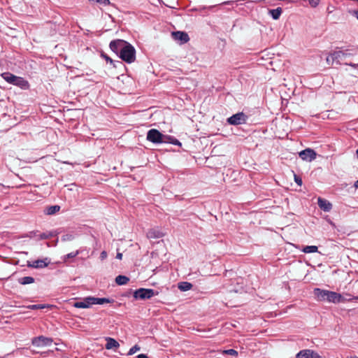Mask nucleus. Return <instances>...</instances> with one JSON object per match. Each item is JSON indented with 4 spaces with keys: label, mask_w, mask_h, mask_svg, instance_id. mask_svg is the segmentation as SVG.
<instances>
[{
    "label": "nucleus",
    "mask_w": 358,
    "mask_h": 358,
    "mask_svg": "<svg viewBox=\"0 0 358 358\" xmlns=\"http://www.w3.org/2000/svg\"><path fill=\"white\" fill-rule=\"evenodd\" d=\"M1 77L9 84L19 87L22 90H28L29 88V82L24 78L17 76L10 72L1 73Z\"/></svg>",
    "instance_id": "f257e3e1"
},
{
    "label": "nucleus",
    "mask_w": 358,
    "mask_h": 358,
    "mask_svg": "<svg viewBox=\"0 0 358 358\" xmlns=\"http://www.w3.org/2000/svg\"><path fill=\"white\" fill-rule=\"evenodd\" d=\"M118 57L122 61L131 64L136 59V50L131 43H127Z\"/></svg>",
    "instance_id": "f03ea898"
},
{
    "label": "nucleus",
    "mask_w": 358,
    "mask_h": 358,
    "mask_svg": "<svg viewBox=\"0 0 358 358\" xmlns=\"http://www.w3.org/2000/svg\"><path fill=\"white\" fill-rule=\"evenodd\" d=\"M59 233L57 230L48 231L43 233H40L39 231L36 230L29 231L26 236L30 238H36L37 241H40L57 236Z\"/></svg>",
    "instance_id": "7ed1b4c3"
},
{
    "label": "nucleus",
    "mask_w": 358,
    "mask_h": 358,
    "mask_svg": "<svg viewBox=\"0 0 358 358\" xmlns=\"http://www.w3.org/2000/svg\"><path fill=\"white\" fill-rule=\"evenodd\" d=\"M158 292L152 289L140 288L134 292V297L136 299H149L154 296L158 295Z\"/></svg>",
    "instance_id": "20e7f679"
},
{
    "label": "nucleus",
    "mask_w": 358,
    "mask_h": 358,
    "mask_svg": "<svg viewBox=\"0 0 358 358\" xmlns=\"http://www.w3.org/2000/svg\"><path fill=\"white\" fill-rule=\"evenodd\" d=\"M164 136L159 130L151 129L147 133L146 139L152 143L159 144L164 143Z\"/></svg>",
    "instance_id": "39448f33"
},
{
    "label": "nucleus",
    "mask_w": 358,
    "mask_h": 358,
    "mask_svg": "<svg viewBox=\"0 0 358 358\" xmlns=\"http://www.w3.org/2000/svg\"><path fill=\"white\" fill-rule=\"evenodd\" d=\"M248 119V115H246L244 113L240 112L237 113L231 117H228L227 122L228 124L231 125H239L245 124Z\"/></svg>",
    "instance_id": "423d86ee"
},
{
    "label": "nucleus",
    "mask_w": 358,
    "mask_h": 358,
    "mask_svg": "<svg viewBox=\"0 0 358 358\" xmlns=\"http://www.w3.org/2000/svg\"><path fill=\"white\" fill-rule=\"evenodd\" d=\"M127 43V41L122 39H116L110 41L109 47L113 52L119 56Z\"/></svg>",
    "instance_id": "0eeeda50"
},
{
    "label": "nucleus",
    "mask_w": 358,
    "mask_h": 358,
    "mask_svg": "<svg viewBox=\"0 0 358 358\" xmlns=\"http://www.w3.org/2000/svg\"><path fill=\"white\" fill-rule=\"evenodd\" d=\"M52 338H48L43 336L34 337L31 340L32 345L36 347L50 346L52 345Z\"/></svg>",
    "instance_id": "6e6552de"
},
{
    "label": "nucleus",
    "mask_w": 358,
    "mask_h": 358,
    "mask_svg": "<svg viewBox=\"0 0 358 358\" xmlns=\"http://www.w3.org/2000/svg\"><path fill=\"white\" fill-rule=\"evenodd\" d=\"M299 157L307 162H312L315 159L317 153L311 148H306L299 153Z\"/></svg>",
    "instance_id": "1a4fd4ad"
},
{
    "label": "nucleus",
    "mask_w": 358,
    "mask_h": 358,
    "mask_svg": "<svg viewBox=\"0 0 358 358\" xmlns=\"http://www.w3.org/2000/svg\"><path fill=\"white\" fill-rule=\"evenodd\" d=\"M50 264V259L45 257L43 259H36L32 262H27V266L34 268H43L47 267Z\"/></svg>",
    "instance_id": "9d476101"
},
{
    "label": "nucleus",
    "mask_w": 358,
    "mask_h": 358,
    "mask_svg": "<svg viewBox=\"0 0 358 358\" xmlns=\"http://www.w3.org/2000/svg\"><path fill=\"white\" fill-rule=\"evenodd\" d=\"M327 301L333 303H339L347 301L345 297L336 292L328 291Z\"/></svg>",
    "instance_id": "9b49d317"
},
{
    "label": "nucleus",
    "mask_w": 358,
    "mask_h": 358,
    "mask_svg": "<svg viewBox=\"0 0 358 358\" xmlns=\"http://www.w3.org/2000/svg\"><path fill=\"white\" fill-rule=\"evenodd\" d=\"M350 55H352V54L348 52L347 51H335L327 57V60L328 62L329 58H331L332 61H336L338 63H339L341 60H343L345 57Z\"/></svg>",
    "instance_id": "f8f14e48"
},
{
    "label": "nucleus",
    "mask_w": 358,
    "mask_h": 358,
    "mask_svg": "<svg viewBox=\"0 0 358 358\" xmlns=\"http://www.w3.org/2000/svg\"><path fill=\"white\" fill-rule=\"evenodd\" d=\"M296 358H322V357L314 350L306 349L300 350L296 354Z\"/></svg>",
    "instance_id": "ddd939ff"
},
{
    "label": "nucleus",
    "mask_w": 358,
    "mask_h": 358,
    "mask_svg": "<svg viewBox=\"0 0 358 358\" xmlns=\"http://www.w3.org/2000/svg\"><path fill=\"white\" fill-rule=\"evenodd\" d=\"M172 36L176 41H180L181 44L187 43L189 41L188 34L184 31H174L172 33Z\"/></svg>",
    "instance_id": "4468645a"
},
{
    "label": "nucleus",
    "mask_w": 358,
    "mask_h": 358,
    "mask_svg": "<svg viewBox=\"0 0 358 358\" xmlns=\"http://www.w3.org/2000/svg\"><path fill=\"white\" fill-rule=\"evenodd\" d=\"M90 299H92V296L85 297L83 301L74 303L73 306L77 308H87L91 305H94Z\"/></svg>",
    "instance_id": "2eb2a0df"
},
{
    "label": "nucleus",
    "mask_w": 358,
    "mask_h": 358,
    "mask_svg": "<svg viewBox=\"0 0 358 358\" xmlns=\"http://www.w3.org/2000/svg\"><path fill=\"white\" fill-rule=\"evenodd\" d=\"M328 291L329 290L322 289L320 288H315L313 293L318 301H327Z\"/></svg>",
    "instance_id": "dca6fc26"
},
{
    "label": "nucleus",
    "mask_w": 358,
    "mask_h": 358,
    "mask_svg": "<svg viewBox=\"0 0 358 358\" xmlns=\"http://www.w3.org/2000/svg\"><path fill=\"white\" fill-rule=\"evenodd\" d=\"M317 204L325 212H329L332 208V204L329 201L320 197L317 199Z\"/></svg>",
    "instance_id": "f3484780"
},
{
    "label": "nucleus",
    "mask_w": 358,
    "mask_h": 358,
    "mask_svg": "<svg viewBox=\"0 0 358 358\" xmlns=\"http://www.w3.org/2000/svg\"><path fill=\"white\" fill-rule=\"evenodd\" d=\"M106 343L105 348L107 350H114L115 351H116L117 348H118L120 346L119 343L113 338L106 337Z\"/></svg>",
    "instance_id": "a211bd4d"
},
{
    "label": "nucleus",
    "mask_w": 358,
    "mask_h": 358,
    "mask_svg": "<svg viewBox=\"0 0 358 358\" xmlns=\"http://www.w3.org/2000/svg\"><path fill=\"white\" fill-rule=\"evenodd\" d=\"M164 236V233L158 229H150L147 232V237L148 238H159Z\"/></svg>",
    "instance_id": "6ab92c4d"
},
{
    "label": "nucleus",
    "mask_w": 358,
    "mask_h": 358,
    "mask_svg": "<svg viewBox=\"0 0 358 358\" xmlns=\"http://www.w3.org/2000/svg\"><path fill=\"white\" fill-rule=\"evenodd\" d=\"M164 143H171L175 145H178L181 147L182 143L174 136H169V135H165L164 138Z\"/></svg>",
    "instance_id": "aec40b11"
},
{
    "label": "nucleus",
    "mask_w": 358,
    "mask_h": 358,
    "mask_svg": "<svg viewBox=\"0 0 358 358\" xmlns=\"http://www.w3.org/2000/svg\"><path fill=\"white\" fill-rule=\"evenodd\" d=\"M91 300L92 301V303H94V304H99V305L103 304L105 303H112L115 302V300L113 299L96 298V297H94V296H92V299H91Z\"/></svg>",
    "instance_id": "412c9836"
},
{
    "label": "nucleus",
    "mask_w": 358,
    "mask_h": 358,
    "mask_svg": "<svg viewBox=\"0 0 358 358\" xmlns=\"http://www.w3.org/2000/svg\"><path fill=\"white\" fill-rule=\"evenodd\" d=\"M192 284L189 282H180L178 284V289L182 292L190 290L192 288Z\"/></svg>",
    "instance_id": "4be33fe9"
},
{
    "label": "nucleus",
    "mask_w": 358,
    "mask_h": 358,
    "mask_svg": "<svg viewBox=\"0 0 358 358\" xmlns=\"http://www.w3.org/2000/svg\"><path fill=\"white\" fill-rule=\"evenodd\" d=\"M60 210V206L58 205L48 206L45 210L46 215H54Z\"/></svg>",
    "instance_id": "5701e85b"
},
{
    "label": "nucleus",
    "mask_w": 358,
    "mask_h": 358,
    "mask_svg": "<svg viewBox=\"0 0 358 358\" xmlns=\"http://www.w3.org/2000/svg\"><path fill=\"white\" fill-rule=\"evenodd\" d=\"M101 56L106 59V62H109L111 64H113V67L117 68L118 66L122 65V62L120 61H115L112 59L110 57H108L107 55L102 53Z\"/></svg>",
    "instance_id": "b1692460"
},
{
    "label": "nucleus",
    "mask_w": 358,
    "mask_h": 358,
    "mask_svg": "<svg viewBox=\"0 0 358 358\" xmlns=\"http://www.w3.org/2000/svg\"><path fill=\"white\" fill-rule=\"evenodd\" d=\"M35 279L31 276H25L18 279V282L21 285H25L34 282Z\"/></svg>",
    "instance_id": "393cba45"
},
{
    "label": "nucleus",
    "mask_w": 358,
    "mask_h": 358,
    "mask_svg": "<svg viewBox=\"0 0 358 358\" xmlns=\"http://www.w3.org/2000/svg\"><path fill=\"white\" fill-rule=\"evenodd\" d=\"M129 281V278L125 275H119L115 278V282L118 285H126Z\"/></svg>",
    "instance_id": "a878e982"
},
{
    "label": "nucleus",
    "mask_w": 358,
    "mask_h": 358,
    "mask_svg": "<svg viewBox=\"0 0 358 358\" xmlns=\"http://www.w3.org/2000/svg\"><path fill=\"white\" fill-rule=\"evenodd\" d=\"M282 8L278 7L275 9H272L269 10V13L271 14L272 18L273 20H278L279 19L281 13H282Z\"/></svg>",
    "instance_id": "bb28decb"
},
{
    "label": "nucleus",
    "mask_w": 358,
    "mask_h": 358,
    "mask_svg": "<svg viewBox=\"0 0 358 358\" xmlns=\"http://www.w3.org/2000/svg\"><path fill=\"white\" fill-rule=\"evenodd\" d=\"M304 253H314L317 252V247L315 245H307L302 249Z\"/></svg>",
    "instance_id": "cd10ccee"
},
{
    "label": "nucleus",
    "mask_w": 358,
    "mask_h": 358,
    "mask_svg": "<svg viewBox=\"0 0 358 358\" xmlns=\"http://www.w3.org/2000/svg\"><path fill=\"white\" fill-rule=\"evenodd\" d=\"M80 254V251L79 250H76V252H70L66 255H64L62 259H63V261L64 262H67V259H70V258H73V257H76L77 255H78Z\"/></svg>",
    "instance_id": "c85d7f7f"
},
{
    "label": "nucleus",
    "mask_w": 358,
    "mask_h": 358,
    "mask_svg": "<svg viewBox=\"0 0 358 358\" xmlns=\"http://www.w3.org/2000/svg\"><path fill=\"white\" fill-rule=\"evenodd\" d=\"M358 189V180L355 182L353 186H350L348 189V193L354 194L355 192V189Z\"/></svg>",
    "instance_id": "c756f323"
},
{
    "label": "nucleus",
    "mask_w": 358,
    "mask_h": 358,
    "mask_svg": "<svg viewBox=\"0 0 358 358\" xmlns=\"http://www.w3.org/2000/svg\"><path fill=\"white\" fill-rule=\"evenodd\" d=\"M73 238H74L73 235L70 234H64L61 238L62 241L64 242L72 241Z\"/></svg>",
    "instance_id": "7c9ffc66"
},
{
    "label": "nucleus",
    "mask_w": 358,
    "mask_h": 358,
    "mask_svg": "<svg viewBox=\"0 0 358 358\" xmlns=\"http://www.w3.org/2000/svg\"><path fill=\"white\" fill-rule=\"evenodd\" d=\"M140 349L141 348L138 345H135L131 348H130V350L127 352V355H132L137 351L140 350Z\"/></svg>",
    "instance_id": "2f4dec72"
},
{
    "label": "nucleus",
    "mask_w": 358,
    "mask_h": 358,
    "mask_svg": "<svg viewBox=\"0 0 358 358\" xmlns=\"http://www.w3.org/2000/svg\"><path fill=\"white\" fill-rule=\"evenodd\" d=\"M45 307V305H43V304H34V305H31L29 306V308L31 310L43 309Z\"/></svg>",
    "instance_id": "473e14b6"
},
{
    "label": "nucleus",
    "mask_w": 358,
    "mask_h": 358,
    "mask_svg": "<svg viewBox=\"0 0 358 358\" xmlns=\"http://www.w3.org/2000/svg\"><path fill=\"white\" fill-rule=\"evenodd\" d=\"M224 353L229 355H232V356L238 355V352L234 349H229V350H224Z\"/></svg>",
    "instance_id": "72a5a7b5"
},
{
    "label": "nucleus",
    "mask_w": 358,
    "mask_h": 358,
    "mask_svg": "<svg viewBox=\"0 0 358 358\" xmlns=\"http://www.w3.org/2000/svg\"><path fill=\"white\" fill-rule=\"evenodd\" d=\"M349 185L346 182L342 183L340 185V187H338L341 190H344L346 192H348V189L349 188Z\"/></svg>",
    "instance_id": "f704fd0d"
},
{
    "label": "nucleus",
    "mask_w": 358,
    "mask_h": 358,
    "mask_svg": "<svg viewBox=\"0 0 358 358\" xmlns=\"http://www.w3.org/2000/svg\"><path fill=\"white\" fill-rule=\"evenodd\" d=\"M294 181L299 186L302 185V180L299 176L294 175Z\"/></svg>",
    "instance_id": "c9c22d12"
},
{
    "label": "nucleus",
    "mask_w": 358,
    "mask_h": 358,
    "mask_svg": "<svg viewBox=\"0 0 358 358\" xmlns=\"http://www.w3.org/2000/svg\"><path fill=\"white\" fill-rule=\"evenodd\" d=\"M320 0H309V3L312 7H316L319 3Z\"/></svg>",
    "instance_id": "e433bc0d"
},
{
    "label": "nucleus",
    "mask_w": 358,
    "mask_h": 358,
    "mask_svg": "<svg viewBox=\"0 0 358 358\" xmlns=\"http://www.w3.org/2000/svg\"><path fill=\"white\" fill-rule=\"evenodd\" d=\"M107 257V252L106 251H102L100 254V259L101 260L105 259Z\"/></svg>",
    "instance_id": "4c0bfd02"
},
{
    "label": "nucleus",
    "mask_w": 358,
    "mask_h": 358,
    "mask_svg": "<svg viewBox=\"0 0 358 358\" xmlns=\"http://www.w3.org/2000/svg\"><path fill=\"white\" fill-rule=\"evenodd\" d=\"M346 65H349L354 68H358V64H354V63H345Z\"/></svg>",
    "instance_id": "58836bf2"
},
{
    "label": "nucleus",
    "mask_w": 358,
    "mask_h": 358,
    "mask_svg": "<svg viewBox=\"0 0 358 358\" xmlns=\"http://www.w3.org/2000/svg\"><path fill=\"white\" fill-rule=\"evenodd\" d=\"M137 358H149V357L145 354H140V355H137Z\"/></svg>",
    "instance_id": "ea45409f"
},
{
    "label": "nucleus",
    "mask_w": 358,
    "mask_h": 358,
    "mask_svg": "<svg viewBox=\"0 0 358 358\" xmlns=\"http://www.w3.org/2000/svg\"><path fill=\"white\" fill-rule=\"evenodd\" d=\"M352 13L358 20V10H353Z\"/></svg>",
    "instance_id": "a19ab883"
},
{
    "label": "nucleus",
    "mask_w": 358,
    "mask_h": 358,
    "mask_svg": "<svg viewBox=\"0 0 358 358\" xmlns=\"http://www.w3.org/2000/svg\"><path fill=\"white\" fill-rule=\"evenodd\" d=\"M116 258L118 259H122V253H120V252H117V255H116Z\"/></svg>",
    "instance_id": "79ce46f5"
},
{
    "label": "nucleus",
    "mask_w": 358,
    "mask_h": 358,
    "mask_svg": "<svg viewBox=\"0 0 358 358\" xmlns=\"http://www.w3.org/2000/svg\"><path fill=\"white\" fill-rule=\"evenodd\" d=\"M353 300H358V296H354V297H352V298H349V299H347V301H353Z\"/></svg>",
    "instance_id": "37998d69"
},
{
    "label": "nucleus",
    "mask_w": 358,
    "mask_h": 358,
    "mask_svg": "<svg viewBox=\"0 0 358 358\" xmlns=\"http://www.w3.org/2000/svg\"><path fill=\"white\" fill-rule=\"evenodd\" d=\"M57 243H58V239H57L56 241H55V245H57Z\"/></svg>",
    "instance_id": "c03bdc74"
},
{
    "label": "nucleus",
    "mask_w": 358,
    "mask_h": 358,
    "mask_svg": "<svg viewBox=\"0 0 358 358\" xmlns=\"http://www.w3.org/2000/svg\"><path fill=\"white\" fill-rule=\"evenodd\" d=\"M1 185V184L0 183V186Z\"/></svg>",
    "instance_id": "a18cd8bd"
}]
</instances>
